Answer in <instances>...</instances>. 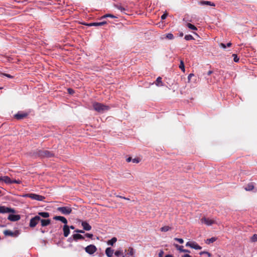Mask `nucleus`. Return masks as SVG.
I'll return each instance as SVG.
<instances>
[{
    "label": "nucleus",
    "instance_id": "2",
    "mask_svg": "<svg viewBox=\"0 0 257 257\" xmlns=\"http://www.w3.org/2000/svg\"><path fill=\"white\" fill-rule=\"evenodd\" d=\"M38 155L42 158H48L53 157L54 156V154L48 150H39L38 151Z\"/></svg>",
    "mask_w": 257,
    "mask_h": 257
},
{
    "label": "nucleus",
    "instance_id": "61",
    "mask_svg": "<svg viewBox=\"0 0 257 257\" xmlns=\"http://www.w3.org/2000/svg\"><path fill=\"white\" fill-rule=\"evenodd\" d=\"M122 257H125V256L124 255H122Z\"/></svg>",
    "mask_w": 257,
    "mask_h": 257
},
{
    "label": "nucleus",
    "instance_id": "18",
    "mask_svg": "<svg viewBox=\"0 0 257 257\" xmlns=\"http://www.w3.org/2000/svg\"><path fill=\"white\" fill-rule=\"evenodd\" d=\"M162 77L159 76L158 77L156 81L154 82L153 84H155V85L158 87H161L164 86V83L162 81Z\"/></svg>",
    "mask_w": 257,
    "mask_h": 257
},
{
    "label": "nucleus",
    "instance_id": "19",
    "mask_svg": "<svg viewBox=\"0 0 257 257\" xmlns=\"http://www.w3.org/2000/svg\"><path fill=\"white\" fill-rule=\"evenodd\" d=\"M113 253V249L111 247H107L105 249V254L108 257H112Z\"/></svg>",
    "mask_w": 257,
    "mask_h": 257
},
{
    "label": "nucleus",
    "instance_id": "25",
    "mask_svg": "<svg viewBox=\"0 0 257 257\" xmlns=\"http://www.w3.org/2000/svg\"><path fill=\"white\" fill-rule=\"evenodd\" d=\"M117 241V238L115 237H112L111 239L108 240L107 242V244L108 245L112 246L114 243Z\"/></svg>",
    "mask_w": 257,
    "mask_h": 257
},
{
    "label": "nucleus",
    "instance_id": "45",
    "mask_svg": "<svg viewBox=\"0 0 257 257\" xmlns=\"http://www.w3.org/2000/svg\"><path fill=\"white\" fill-rule=\"evenodd\" d=\"M140 159L138 158H135L132 159V162L135 163H138L140 162Z\"/></svg>",
    "mask_w": 257,
    "mask_h": 257
},
{
    "label": "nucleus",
    "instance_id": "35",
    "mask_svg": "<svg viewBox=\"0 0 257 257\" xmlns=\"http://www.w3.org/2000/svg\"><path fill=\"white\" fill-rule=\"evenodd\" d=\"M122 254V250L120 249L115 251L114 252V255L116 256H118Z\"/></svg>",
    "mask_w": 257,
    "mask_h": 257
},
{
    "label": "nucleus",
    "instance_id": "46",
    "mask_svg": "<svg viewBox=\"0 0 257 257\" xmlns=\"http://www.w3.org/2000/svg\"><path fill=\"white\" fill-rule=\"evenodd\" d=\"M168 16V14L167 13H164L162 16H161V19L162 20H164Z\"/></svg>",
    "mask_w": 257,
    "mask_h": 257
},
{
    "label": "nucleus",
    "instance_id": "29",
    "mask_svg": "<svg viewBox=\"0 0 257 257\" xmlns=\"http://www.w3.org/2000/svg\"><path fill=\"white\" fill-rule=\"evenodd\" d=\"M115 7L117 9L120 10L122 13H125V12L127 10L126 9H125V8H124L121 6L116 5V6H115Z\"/></svg>",
    "mask_w": 257,
    "mask_h": 257
},
{
    "label": "nucleus",
    "instance_id": "12",
    "mask_svg": "<svg viewBox=\"0 0 257 257\" xmlns=\"http://www.w3.org/2000/svg\"><path fill=\"white\" fill-rule=\"evenodd\" d=\"M4 233L6 236H17L18 235V231L13 232L10 230H6L4 231Z\"/></svg>",
    "mask_w": 257,
    "mask_h": 257
},
{
    "label": "nucleus",
    "instance_id": "43",
    "mask_svg": "<svg viewBox=\"0 0 257 257\" xmlns=\"http://www.w3.org/2000/svg\"><path fill=\"white\" fill-rule=\"evenodd\" d=\"M67 91L70 95H73L74 93V90L71 88L67 89Z\"/></svg>",
    "mask_w": 257,
    "mask_h": 257
},
{
    "label": "nucleus",
    "instance_id": "41",
    "mask_svg": "<svg viewBox=\"0 0 257 257\" xmlns=\"http://www.w3.org/2000/svg\"><path fill=\"white\" fill-rule=\"evenodd\" d=\"M0 75H3V76H5L9 78H13V76L11 75L10 74H6V73H0Z\"/></svg>",
    "mask_w": 257,
    "mask_h": 257
},
{
    "label": "nucleus",
    "instance_id": "50",
    "mask_svg": "<svg viewBox=\"0 0 257 257\" xmlns=\"http://www.w3.org/2000/svg\"><path fill=\"white\" fill-rule=\"evenodd\" d=\"M75 232H77V233H84V230H79V229H77V230H75Z\"/></svg>",
    "mask_w": 257,
    "mask_h": 257
},
{
    "label": "nucleus",
    "instance_id": "26",
    "mask_svg": "<svg viewBox=\"0 0 257 257\" xmlns=\"http://www.w3.org/2000/svg\"><path fill=\"white\" fill-rule=\"evenodd\" d=\"M254 186L252 183H248L245 188V190L246 191H251L253 189Z\"/></svg>",
    "mask_w": 257,
    "mask_h": 257
},
{
    "label": "nucleus",
    "instance_id": "28",
    "mask_svg": "<svg viewBox=\"0 0 257 257\" xmlns=\"http://www.w3.org/2000/svg\"><path fill=\"white\" fill-rule=\"evenodd\" d=\"M213 73V71L212 70H209L206 74H204V75H206L205 76V78H206L207 80V82L208 83H209V82H211V80L210 79V81H209V78H207V76H209L211 74H212V73Z\"/></svg>",
    "mask_w": 257,
    "mask_h": 257
},
{
    "label": "nucleus",
    "instance_id": "54",
    "mask_svg": "<svg viewBox=\"0 0 257 257\" xmlns=\"http://www.w3.org/2000/svg\"><path fill=\"white\" fill-rule=\"evenodd\" d=\"M182 257H191V256L188 254H185Z\"/></svg>",
    "mask_w": 257,
    "mask_h": 257
},
{
    "label": "nucleus",
    "instance_id": "31",
    "mask_svg": "<svg viewBox=\"0 0 257 257\" xmlns=\"http://www.w3.org/2000/svg\"><path fill=\"white\" fill-rule=\"evenodd\" d=\"M216 240V238L215 237H211L210 238L207 239L206 241V243L207 244H210L213 243Z\"/></svg>",
    "mask_w": 257,
    "mask_h": 257
},
{
    "label": "nucleus",
    "instance_id": "37",
    "mask_svg": "<svg viewBox=\"0 0 257 257\" xmlns=\"http://www.w3.org/2000/svg\"><path fill=\"white\" fill-rule=\"evenodd\" d=\"M185 39L187 41H189V40H194V38L193 37V36L191 35H187L185 36L184 37Z\"/></svg>",
    "mask_w": 257,
    "mask_h": 257
},
{
    "label": "nucleus",
    "instance_id": "8",
    "mask_svg": "<svg viewBox=\"0 0 257 257\" xmlns=\"http://www.w3.org/2000/svg\"><path fill=\"white\" fill-rule=\"evenodd\" d=\"M0 213H15V210L13 208L7 207L4 206H0Z\"/></svg>",
    "mask_w": 257,
    "mask_h": 257
},
{
    "label": "nucleus",
    "instance_id": "33",
    "mask_svg": "<svg viewBox=\"0 0 257 257\" xmlns=\"http://www.w3.org/2000/svg\"><path fill=\"white\" fill-rule=\"evenodd\" d=\"M199 254L201 255H205L206 257H210L211 256V254L209 252H208L207 251H201L199 253Z\"/></svg>",
    "mask_w": 257,
    "mask_h": 257
},
{
    "label": "nucleus",
    "instance_id": "49",
    "mask_svg": "<svg viewBox=\"0 0 257 257\" xmlns=\"http://www.w3.org/2000/svg\"><path fill=\"white\" fill-rule=\"evenodd\" d=\"M219 46L223 49H225L226 48V45H225L223 43H220L219 44Z\"/></svg>",
    "mask_w": 257,
    "mask_h": 257
},
{
    "label": "nucleus",
    "instance_id": "32",
    "mask_svg": "<svg viewBox=\"0 0 257 257\" xmlns=\"http://www.w3.org/2000/svg\"><path fill=\"white\" fill-rule=\"evenodd\" d=\"M171 228L169 226H165L160 228V230L162 232H167L169 231Z\"/></svg>",
    "mask_w": 257,
    "mask_h": 257
},
{
    "label": "nucleus",
    "instance_id": "16",
    "mask_svg": "<svg viewBox=\"0 0 257 257\" xmlns=\"http://www.w3.org/2000/svg\"><path fill=\"white\" fill-rule=\"evenodd\" d=\"M40 222L41 223V225L42 227H44V226L49 225L51 223V220L49 219H42L41 218Z\"/></svg>",
    "mask_w": 257,
    "mask_h": 257
},
{
    "label": "nucleus",
    "instance_id": "1",
    "mask_svg": "<svg viewBox=\"0 0 257 257\" xmlns=\"http://www.w3.org/2000/svg\"><path fill=\"white\" fill-rule=\"evenodd\" d=\"M93 107L95 110L99 113H103L107 111L109 107L99 102H95L93 104Z\"/></svg>",
    "mask_w": 257,
    "mask_h": 257
},
{
    "label": "nucleus",
    "instance_id": "44",
    "mask_svg": "<svg viewBox=\"0 0 257 257\" xmlns=\"http://www.w3.org/2000/svg\"><path fill=\"white\" fill-rule=\"evenodd\" d=\"M174 239L175 240L178 241L180 243H183L184 242V240L182 238H175Z\"/></svg>",
    "mask_w": 257,
    "mask_h": 257
},
{
    "label": "nucleus",
    "instance_id": "48",
    "mask_svg": "<svg viewBox=\"0 0 257 257\" xmlns=\"http://www.w3.org/2000/svg\"><path fill=\"white\" fill-rule=\"evenodd\" d=\"M116 197L120 198H122V199H123L124 200H130V199L128 198L123 197V196H119V195H117Z\"/></svg>",
    "mask_w": 257,
    "mask_h": 257
},
{
    "label": "nucleus",
    "instance_id": "39",
    "mask_svg": "<svg viewBox=\"0 0 257 257\" xmlns=\"http://www.w3.org/2000/svg\"><path fill=\"white\" fill-rule=\"evenodd\" d=\"M251 241L252 242H255L257 241V234H253L252 237H251Z\"/></svg>",
    "mask_w": 257,
    "mask_h": 257
},
{
    "label": "nucleus",
    "instance_id": "3",
    "mask_svg": "<svg viewBox=\"0 0 257 257\" xmlns=\"http://www.w3.org/2000/svg\"><path fill=\"white\" fill-rule=\"evenodd\" d=\"M24 196L29 197L32 199L37 201H43L45 199V197L34 193L26 194Z\"/></svg>",
    "mask_w": 257,
    "mask_h": 257
},
{
    "label": "nucleus",
    "instance_id": "57",
    "mask_svg": "<svg viewBox=\"0 0 257 257\" xmlns=\"http://www.w3.org/2000/svg\"><path fill=\"white\" fill-rule=\"evenodd\" d=\"M183 36V33H181L180 34V37H182Z\"/></svg>",
    "mask_w": 257,
    "mask_h": 257
},
{
    "label": "nucleus",
    "instance_id": "52",
    "mask_svg": "<svg viewBox=\"0 0 257 257\" xmlns=\"http://www.w3.org/2000/svg\"><path fill=\"white\" fill-rule=\"evenodd\" d=\"M194 76V74L193 73H191L188 76V81H189L190 80V79L191 78Z\"/></svg>",
    "mask_w": 257,
    "mask_h": 257
},
{
    "label": "nucleus",
    "instance_id": "22",
    "mask_svg": "<svg viewBox=\"0 0 257 257\" xmlns=\"http://www.w3.org/2000/svg\"><path fill=\"white\" fill-rule=\"evenodd\" d=\"M175 246L177 248V249L179 250L180 252H188V253L190 252L189 250H188L187 249H183V246H182V245L180 246V245H179L176 244H175Z\"/></svg>",
    "mask_w": 257,
    "mask_h": 257
},
{
    "label": "nucleus",
    "instance_id": "59",
    "mask_svg": "<svg viewBox=\"0 0 257 257\" xmlns=\"http://www.w3.org/2000/svg\"><path fill=\"white\" fill-rule=\"evenodd\" d=\"M41 231L42 233H44V232H45V231H43V230H41Z\"/></svg>",
    "mask_w": 257,
    "mask_h": 257
},
{
    "label": "nucleus",
    "instance_id": "62",
    "mask_svg": "<svg viewBox=\"0 0 257 257\" xmlns=\"http://www.w3.org/2000/svg\"><path fill=\"white\" fill-rule=\"evenodd\" d=\"M0 89H1V88H0Z\"/></svg>",
    "mask_w": 257,
    "mask_h": 257
},
{
    "label": "nucleus",
    "instance_id": "56",
    "mask_svg": "<svg viewBox=\"0 0 257 257\" xmlns=\"http://www.w3.org/2000/svg\"><path fill=\"white\" fill-rule=\"evenodd\" d=\"M74 229L75 228L74 226H73V225H71L70 226H69V229Z\"/></svg>",
    "mask_w": 257,
    "mask_h": 257
},
{
    "label": "nucleus",
    "instance_id": "14",
    "mask_svg": "<svg viewBox=\"0 0 257 257\" xmlns=\"http://www.w3.org/2000/svg\"><path fill=\"white\" fill-rule=\"evenodd\" d=\"M53 219L55 220H59L61 221L62 223L64 224V225L67 224L68 223L67 220L66 218L63 216H55L53 217Z\"/></svg>",
    "mask_w": 257,
    "mask_h": 257
},
{
    "label": "nucleus",
    "instance_id": "34",
    "mask_svg": "<svg viewBox=\"0 0 257 257\" xmlns=\"http://www.w3.org/2000/svg\"><path fill=\"white\" fill-rule=\"evenodd\" d=\"M179 68L181 69V70L183 72H185V66H184V62L183 60L180 61Z\"/></svg>",
    "mask_w": 257,
    "mask_h": 257
},
{
    "label": "nucleus",
    "instance_id": "42",
    "mask_svg": "<svg viewBox=\"0 0 257 257\" xmlns=\"http://www.w3.org/2000/svg\"><path fill=\"white\" fill-rule=\"evenodd\" d=\"M21 181L20 180H12V184L16 183L18 184H20L21 183Z\"/></svg>",
    "mask_w": 257,
    "mask_h": 257
},
{
    "label": "nucleus",
    "instance_id": "21",
    "mask_svg": "<svg viewBox=\"0 0 257 257\" xmlns=\"http://www.w3.org/2000/svg\"><path fill=\"white\" fill-rule=\"evenodd\" d=\"M72 236H73L74 240L75 241H77L79 239H84V237L83 235H82L81 234H79V233L74 234L72 235Z\"/></svg>",
    "mask_w": 257,
    "mask_h": 257
},
{
    "label": "nucleus",
    "instance_id": "24",
    "mask_svg": "<svg viewBox=\"0 0 257 257\" xmlns=\"http://www.w3.org/2000/svg\"><path fill=\"white\" fill-rule=\"evenodd\" d=\"M200 4L201 5H208L210 6H215V4L210 1H202L200 2Z\"/></svg>",
    "mask_w": 257,
    "mask_h": 257
},
{
    "label": "nucleus",
    "instance_id": "53",
    "mask_svg": "<svg viewBox=\"0 0 257 257\" xmlns=\"http://www.w3.org/2000/svg\"><path fill=\"white\" fill-rule=\"evenodd\" d=\"M126 161L127 162H130L131 161H132V159L131 157H128V158L126 159Z\"/></svg>",
    "mask_w": 257,
    "mask_h": 257
},
{
    "label": "nucleus",
    "instance_id": "7",
    "mask_svg": "<svg viewBox=\"0 0 257 257\" xmlns=\"http://www.w3.org/2000/svg\"><path fill=\"white\" fill-rule=\"evenodd\" d=\"M85 250L87 253L89 254H92L95 252H96V251L97 250V248L94 245L90 244L87 246L85 248Z\"/></svg>",
    "mask_w": 257,
    "mask_h": 257
},
{
    "label": "nucleus",
    "instance_id": "60",
    "mask_svg": "<svg viewBox=\"0 0 257 257\" xmlns=\"http://www.w3.org/2000/svg\"><path fill=\"white\" fill-rule=\"evenodd\" d=\"M1 193H2V191H1V190H0V194H1Z\"/></svg>",
    "mask_w": 257,
    "mask_h": 257
},
{
    "label": "nucleus",
    "instance_id": "38",
    "mask_svg": "<svg viewBox=\"0 0 257 257\" xmlns=\"http://www.w3.org/2000/svg\"><path fill=\"white\" fill-rule=\"evenodd\" d=\"M107 17H110L111 18H116V17H115L114 16H113L111 14H106V15H104L103 16L101 17V19H103V18H107Z\"/></svg>",
    "mask_w": 257,
    "mask_h": 257
},
{
    "label": "nucleus",
    "instance_id": "17",
    "mask_svg": "<svg viewBox=\"0 0 257 257\" xmlns=\"http://www.w3.org/2000/svg\"><path fill=\"white\" fill-rule=\"evenodd\" d=\"M63 230L64 236L65 237H67L70 234L69 226H68L67 224L64 225L63 226Z\"/></svg>",
    "mask_w": 257,
    "mask_h": 257
},
{
    "label": "nucleus",
    "instance_id": "47",
    "mask_svg": "<svg viewBox=\"0 0 257 257\" xmlns=\"http://www.w3.org/2000/svg\"><path fill=\"white\" fill-rule=\"evenodd\" d=\"M86 237L88 238H92L93 237V234L92 233H86L85 235Z\"/></svg>",
    "mask_w": 257,
    "mask_h": 257
},
{
    "label": "nucleus",
    "instance_id": "55",
    "mask_svg": "<svg viewBox=\"0 0 257 257\" xmlns=\"http://www.w3.org/2000/svg\"><path fill=\"white\" fill-rule=\"evenodd\" d=\"M231 45H232V43H230V42H229V43H228L227 44V45H226V47H230V46H231Z\"/></svg>",
    "mask_w": 257,
    "mask_h": 257
},
{
    "label": "nucleus",
    "instance_id": "5",
    "mask_svg": "<svg viewBox=\"0 0 257 257\" xmlns=\"http://www.w3.org/2000/svg\"><path fill=\"white\" fill-rule=\"evenodd\" d=\"M41 217L39 216H35L30 219L29 226L32 228L35 227L39 222Z\"/></svg>",
    "mask_w": 257,
    "mask_h": 257
},
{
    "label": "nucleus",
    "instance_id": "4",
    "mask_svg": "<svg viewBox=\"0 0 257 257\" xmlns=\"http://www.w3.org/2000/svg\"><path fill=\"white\" fill-rule=\"evenodd\" d=\"M57 211L60 212L62 214L69 215L72 212V208L69 206L59 207L57 208Z\"/></svg>",
    "mask_w": 257,
    "mask_h": 257
},
{
    "label": "nucleus",
    "instance_id": "15",
    "mask_svg": "<svg viewBox=\"0 0 257 257\" xmlns=\"http://www.w3.org/2000/svg\"><path fill=\"white\" fill-rule=\"evenodd\" d=\"M81 225L84 230L89 231L91 229V225L86 221H82Z\"/></svg>",
    "mask_w": 257,
    "mask_h": 257
},
{
    "label": "nucleus",
    "instance_id": "10",
    "mask_svg": "<svg viewBox=\"0 0 257 257\" xmlns=\"http://www.w3.org/2000/svg\"><path fill=\"white\" fill-rule=\"evenodd\" d=\"M28 113L27 112L19 111L17 114H15V117L17 119L20 120L26 117Z\"/></svg>",
    "mask_w": 257,
    "mask_h": 257
},
{
    "label": "nucleus",
    "instance_id": "6",
    "mask_svg": "<svg viewBox=\"0 0 257 257\" xmlns=\"http://www.w3.org/2000/svg\"><path fill=\"white\" fill-rule=\"evenodd\" d=\"M200 222L202 224H205L208 226L211 225L215 223V220L205 217L200 219Z\"/></svg>",
    "mask_w": 257,
    "mask_h": 257
},
{
    "label": "nucleus",
    "instance_id": "20",
    "mask_svg": "<svg viewBox=\"0 0 257 257\" xmlns=\"http://www.w3.org/2000/svg\"><path fill=\"white\" fill-rule=\"evenodd\" d=\"M2 181L4 182L5 183L7 184H12V180L11 178L7 176H5L2 177Z\"/></svg>",
    "mask_w": 257,
    "mask_h": 257
},
{
    "label": "nucleus",
    "instance_id": "58",
    "mask_svg": "<svg viewBox=\"0 0 257 257\" xmlns=\"http://www.w3.org/2000/svg\"><path fill=\"white\" fill-rule=\"evenodd\" d=\"M2 181V177H0V182Z\"/></svg>",
    "mask_w": 257,
    "mask_h": 257
},
{
    "label": "nucleus",
    "instance_id": "51",
    "mask_svg": "<svg viewBox=\"0 0 257 257\" xmlns=\"http://www.w3.org/2000/svg\"><path fill=\"white\" fill-rule=\"evenodd\" d=\"M163 254H164L163 250H160V252L159 253V257H163Z\"/></svg>",
    "mask_w": 257,
    "mask_h": 257
},
{
    "label": "nucleus",
    "instance_id": "27",
    "mask_svg": "<svg viewBox=\"0 0 257 257\" xmlns=\"http://www.w3.org/2000/svg\"><path fill=\"white\" fill-rule=\"evenodd\" d=\"M135 251L133 247H130L128 248V252L127 253L128 255H130L132 257H135Z\"/></svg>",
    "mask_w": 257,
    "mask_h": 257
},
{
    "label": "nucleus",
    "instance_id": "11",
    "mask_svg": "<svg viewBox=\"0 0 257 257\" xmlns=\"http://www.w3.org/2000/svg\"><path fill=\"white\" fill-rule=\"evenodd\" d=\"M8 219L11 221H17L21 219V216L19 214H11L8 216Z\"/></svg>",
    "mask_w": 257,
    "mask_h": 257
},
{
    "label": "nucleus",
    "instance_id": "40",
    "mask_svg": "<svg viewBox=\"0 0 257 257\" xmlns=\"http://www.w3.org/2000/svg\"><path fill=\"white\" fill-rule=\"evenodd\" d=\"M232 57H233V60L235 62H238L239 61V58L237 57V56L235 54H232Z\"/></svg>",
    "mask_w": 257,
    "mask_h": 257
},
{
    "label": "nucleus",
    "instance_id": "30",
    "mask_svg": "<svg viewBox=\"0 0 257 257\" xmlns=\"http://www.w3.org/2000/svg\"><path fill=\"white\" fill-rule=\"evenodd\" d=\"M186 26L188 27L189 29L192 30H197V28L193 25L190 24V23H187Z\"/></svg>",
    "mask_w": 257,
    "mask_h": 257
},
{
    "label": "nucleus",
    "instance_id": "9",
    "mask_svg": "<svg viewBox=\"0 0 257 257\" xmlns=\"http://www.w3.org/2000/svg\"><path fill=\"white\" fill-rule=\"evenodd\" d=\"M186 246H189L192 248H194L195 249H201L202 248L201 246L199 245L196 242L193 241H188L186 244Z\"/></svg>",
    "mask_w": 257,
    "mask_h": 257
},
{
    "label": "nucleus",
    "instance_id": "23",
    "mask_svg": "<svg viewBox=\"0 0 257 257\" xmlns=\"http://www.w3.org/2000/svg\"><path fill=\"white\" fill-rule=\"evenodd\" d=\"M37 216H39L40 217H42L43 218H47L49 217L50 214L47 212H40L38 213V215Z\"/></svg>",
    "mask_w": 257,
    "mask_h": 257
},
{
    "label": "nucleus",
    "instance_id": "13",
    "mask_svg": "<svg viewBox=\"0 0 257 257\" xmlns=\"http://www.w3.org/2000/svg\"><path fill=\"white\" fill-rule=\"evenodd\" d=\"M106 21L97 23H91L89 24H84V25L91 27V26H101L106 24Z\"/></svg>",
    "mask_w": 257,
    "mask_h": 257
},
{
    "label": "nucleus",
    "instance_id": "36",
    "mask_svg": "<svg viewBox=\"0 0 257 257\" xmlns=\"http://www.w3.org/2000/svg\"><path fill=\"white\" fill-rule=\"evenodd\" d=\"M166 38L169 40H173L174 37L172 33H169L166 35Z\"/></svg>",
    "mask_w": 257,
    "mask_h": 257
}]
</instances>
